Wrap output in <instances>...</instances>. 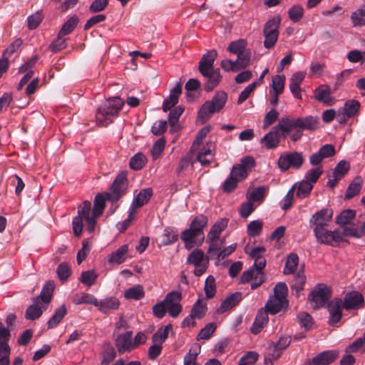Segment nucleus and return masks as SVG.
Wrapping results in <instances>:
<instances>
[{"mask_svg": "<svg viewBox=\"0 0 365 365\" xmlns=\"http://www.w3.org/2000/svg\"><path fill=\"white\" fill-rule=\"evenodd\" d=\"M342 308L344 307L341 299H335L328 303V311L330 314L329 323L331 325H334L341 320L342 317Z\"/></svg>", "mask_w": 365, "mask_h": 365, "instance_id": "6ab92c4d", "label": "nucleus"}, {"mask_svg": "<svg viewBox=\"0 0 365 365\" xmlns=\"http://www.w3.org/2000/svg\"><path fill=\"white\" fill-rule=\"evenodd\" d=\"M96 279L97 274H96L95 271L88 270L82 272L80 280L83 284L91 287L95 283Z\"/></svg>", "mask_w": 365, "mask_h": 365, "instance_id": "0e129e2a", "label": "nucleus"}, {"mask_svg": "<svg viewBox=\"0 0 365 365\" xmlns=\"http://www.w3.org/2000/svg\"><path fill=\"white\" fill-rule=\"evenodd\" d=\"M282 353L283 351L276 346L275 342H271L267 348L264 360L266 363L269 361L272 364L274 361L277 360L281 356Z\"/></svg>", "mask_w": 365, "mask_h": 365, "instance_id": "f704fd0d", "label": "nucleus"}, {"mask_svg": "<svg viewBox=\"0 0 365 365\" xmlns=\"http://www.w3.org/2000/svg\"><path fill=\"white\" fill-rule=\"evenodd\" d=\"M237 59L235 61L237 67L239 68V71L240 69H243L247 68L250 63V58L252 56V53L250 50H245L243 52L240 53V54L237 55Z\"/></svg>", "mask_w": 365, "mask_h": 365, "instance_id": "8fccbe9b", "label": "nucleus"}, {"mask_svg": "<svg viewBox=\"0 0 365 365\" xmlns=\"http://www.w3.org/2000/svg\"><path fill=\"white\" fill-rule=\"evenodd\" d=\"M365 348V331L363 336L358 338L352 344L346 348V353H354Z\"/></svg>", "mask_w": 365, "mask_h": 365, "instance_id": "680f3d73", "label": "nucleus"}, {"mask_svg": "<svg viewBox=\"0 0 365 365\" xmlns=\"http://www.w3.org/2000/svg\"><path fill=\"white\" fill-rule=\"evenodd\" d=\"M182 299V294L180 292L173 291L167 294L165 299L163 300L166 307L173 304H179Z\"/></svg>", "mask_w": 365, "mask_h": 365, "instance_id": "bf43d9fd", "label": "nucleus"}, {"mask_svg": "<svg viewBox=\"0 0 365 365\" xmlns=\"http://www.w3.org/2000/svg\"><path fill=\"white\" fill-rule=\"evenodd\" d=\"M106 200H108L106 193L104 195L99 193L96 196L93 208V215L96 218L102 215L106 206Z\"/></svg>", "mask_w": 365, "mask_h": 365, "instance_id": "e433bc0d", "label": "nucleus"}, {"mask_svg": "<svg viewBox=\"0 0 365 365\" xmlns=\"http://www.w3.org/2000/svg\"><path fill=\"white\" fill-rule=\"evenodd\" d=\"M207 310L205 303L202 302V299H199L192 306L190 314L192 317L197 319H202Z\"/></svg>", "mask_w": 365, "mask_h": 365, "instance_id": "37998d69", "label": "nucleus"}, {"mask_svg": "<svg viewBox=\"0 0 365 365\" xmlns=\"http://www.w3.org/2000/svg\"><path fill=\"white\" fill-rule=\"evenodd\" d=\"M305 78V73L302 71L294 73L289 81V89L294 96V98L300 99L302 98L301 89L299 85Z\"/></svg>", "mask_w": 365, "mask_h": 365, "instance_id": "5701e85b", "label": "nucleus"}, {"mask_svg": "<svg viewBox=\"0 0 365 365\" xmlns=\"http://www.w3.org/2000/svg\"><path fill=\"white\" fill-rule=\"evenodd\" d=\"M172 327L170 324L160 327L152 336L153 343L162 346L163 343L168 337L169 331L172 329Z\"/></svg>", "mask_w": 365, "mask_h": 365, "instance_id": "72a5a7b5", "label": "nucleus"}, {"mask_svg": "<svg viewBox=\"0 0 365 365\" xmlns=\"http://www.w3.org/2000/svg\"><path fill=\"white\" fill-rule=\"evenodd\" d=\"M182 93V85L178 83L174 88L170 91L168 98H167L163 103V110L165 112L170 110L171 108L175 106L178 102L180 94Z\"/></svg>", "mask_w": 365, "mask_h": 365, "instance_id": "4be33fe9", "label": "nucleus"}, {"mask_svg": "<svg viewBox=\"0 0 365 365\" xmlns=\"http://www.w3.org/2000/svg\"><path fill=\"white\" fill-rule=\"evenodd\" d=\"M342 304L346 310L361 309L364 304V296L356 291L350 292L344 296Z\"/></svg>", "mask_w": 365, "mask_h": 365, "instance_id": "f8f14e48", "label": "nucleus"}, {"mask_svg": "<svg viewBox=\"0 0 365 365\" xmlns=\"http://www.w3.org/2000/svg\"><path fill=\"white\" fill-rule=\"evenodd\" d=\"M124 104L119 97L107 99L97 110L96 114V123L98 126L106 127L111 123Z\"/></svg>", "mask_w": 365, "mask_h": 365, "instance_id": "7ed1b4c3", "label": "nucleus"}, {"mask_svg": "<svg viewBox=\"0 0 365 365\" xmlns=\"http://www.w3.org/2000/svg\"><path fill=\"white\" fill-rule=\"evenodd\" d=\"M180 238L185 242V247L187 250L201 245L198 244L200 240V235L190 227L181 233Z\"/></svg>", "mask_w": 365, "mask_h": 365, "instance_id": "aec40b11", "label": "nucleus"}, {"mask_svg": "<svg viewBox=\"0 0 365 365\" xmlns=\"http://www.w3.org/2000/svg\"><path fill=\"white\" fill-rule=\"evenodd\" d=\"M313 189V185L308 181L302 180L299 182L296 195L300 199L307 197Z\"/></svg>", "mask_w": 365, "mask_h": 365, "instance_id": "09e8293b", "label": "nucleus"}, {"mask_svg": "<svg viewBox=\"0 0 365 365\" xmlns=\"http://www.w3.org/2000/svg\"><path fill=\"white\" fill-rule=\"evenodd\" d=\"M280 131V128L276 125L261 139V143L269 150L277 148L281 140Z\"/></svg>", "mask_w": 365, "mask_h": 365, "instance_id": "f3484780", "label": "nucleus"}, {"mask_svg": "<svg viewBox=\"0 0 365 365\" xmlns=\"http://www.w3.org/2000/svg\"><path fill=\"white\" fill-rule=\"evenodd\" d=\"M91 204L89 201H84L78 207V217H81L86 222V230L88 232H92L95 230L96 224V217L91 215Z\"/></svg>", "mask_w": 365, "mask_h": 365, "instance_id": "4468645a", "label": "nucleus"}, {"mask_svg": "<svg viewBox=\"0 0 365 365\" xmlns=\"http://www.w3.org/2000/svg\"><path fill=\"white\" fill-rule=\"evenodd\" d=\"M128 245H123L120 246L110 255L108 259V262L117 264L123 263L126 259V255L128 254Z\"/></svg>", "mask_w": 365, "mask_h": 365, "instance_id": "7c9ffc66", "label": "nucleus"}, {"mask_svg": "<svg viewBox=\"0 0 365 365\" xmlns=\"http://www.w3.org/2000/svg\"><path fill=\"white\" fill-rule=\"evenodd\" d=\"M297 318L300 326L304 328L306 331H308L312 328L313 324L312 318L308 313L300 312L298 314Z\"/></svg>", "mask_w": 365, "mask_h": 365, "instance_id": "69168bd1", "label": "nucleus"}, {"mask_svg": "<svg viewBox=\"0 0 365 365\" xmlns=\"http://www.w3.org/2000/svg\"><path fill=\"white\" fill-rule=\"evenodd\" d=\"M204 291L207 299H211L215 295V279L212 275L208 276L205 279Z\"/></svg>", "mask_w": 365, "mask_h": 365, "instance_id": "5fc2aeb1", "label": "nucleus"}, {"mask_svg": "<svg viewBox=\"0 0 365 365\" xmlns=\"http://www.w3.org/2000/svg\"><path fill=\"white\" fill-rule=\"evenodd\" d=\"M128 186V180L125 173H120L114 180L110 191L106 192L107 200L112 202H117L125 192Z\"/></svg>", "mask_w": 365, "mask_h": 365, "instance_id": "0eeeda50", "label": "nucleus"}, {"mask_svg": "<svg viewBox=\"0 0 365 365\" xmlns=\"http://www.w3.org/2000/svg\"><path fill=\"white\" fill-rule=\"evenodd\" d=\"M314 232L317 242L322 244L336 246L341 240V234L339 232V230L329 231L326 228H323L319 230H314Z\"/></svg>", "mask_w": 365, "mask_h": 365, "instance_id": "1a4fd4ad", "label": "nucleus"}, {"mask_svg": "<svg viewBox=\"0 0 365 365\" xmlns=\"http://www.w3.org/2000/svg\"><path fill=\"white\" fill-rule=\"evenodd\" d=\"M287 299H283L278 297L271 296L265 304L267 313L275 314L279 312L283 307L287 306Z\"/></svg>", "mask_w": 365, "mask_h": 365, "instance_id": "412c9836", "label": "nucleus"}, {"mask_svg": "<svg viewBox=\"0 0 365 365\" xmlns=\"http://www.w3.org/2000/svg\"><path fill=\"white\" fill-rule=\"evenodd\" d=\"M182 113L183 108L181 106L175 107L173 110H170L168 121L171 127V131L175 132L179 129L178 119Z\"/></svg>", "mask_w": 365, "mask_h": 365, "instance_id": "ea45409f", "label": "nucleus"}, {"mask_svg": "<svg viewBox=\"0 0 365 365\" xmlns=\"http://www.w3.org/2000/svg\"><path fill=\"white\" fill-rule=\"evenodd\" d=\"M304 9L299 4H295L291 6L288 10L289 19L294 22H299L304 16Z\"/></svg>", "mask_w": 365, "mask_h": 365, "instance_id": "49530a36", "label": "nucleus"}, {"mask_svg": "<svg viewBox=\"0 0 365 365\" xmlns=\"http://www.w3.org/2000/svg\"><path fill=\"white\" fill-rule=\"evenodd\" d=\"M349 170V163L345 160H341L334 168L333 175L338 177V179H341L348 173Z\"/></svg>", "mask_w": 365, "mask_h": 365, "instance_id": "e2e57ef3", "label": "nucleus"}, {"mask_svg": "<svg viewBox=\"0 0 365 365\" xmlns=\"http://www.w3.org/2000/svg\"><path fill=\"white\" fill-rule=\"evenodd\" d=\"M332 215L331 209H322L312 216L309 223L314 226V230L326 228L331 221Z\"/></svg>", "mask_w": 365, "mask_h": 365, "instance_id": "9d476101", "label": "nucleus"}, {"mask_svg": "<svg viewBox=\"0 0 365 365\" xmlns=\"http://www.w3.org/2000/svg\"><path fill=\"white\" fill-rule=\"evenodd\" d=\"M263 222L259 220H253L247 225V235L250 237L259 236L262 230Z\"/></svg>", "mask_w": 365, "mask_h": 365, "instance_id": "3c124183", "label": "nucleus"}, {"mask_svg": "<svg viewBox=\"0 0 365 365\" xmlns=\"http://www.w3.org/2000/svg\"><path fill=\"white\" fill-rule=\"evenodd\" d=\"M79 22V19L76 15L72 16L69 18L62 26L59 31V37H63L71 33L76 27Z\"/></svg>", "mask_w": 365, "mask_h": 365, "instance_id": "c9c22d12", "label": "nucleus"}, {"mask_svg": "<svg viewBox=\"0 0 365 365\" xmlns=\"http://www.w3.org/2000/svg\"><path fill=\"white\" fill-rule=\"evenodd\" d=\"M227 223L228 220L226 218L221 219L216 222L211 227L207 235V240L208 242L216 241L220 237L221 232L227 227Z\"/></svg>", "mask_w": 365, "mask_h": 365, "instance_id": "393cba45", "label": "nucleus"}, {"mask_svg": "<svg viewBox=\"0 0 365 365\" xmlns=\"http://www.w3.org/2000/svg\"><path fill=\"white\" fill-rule=\"evenodd\" d=\"M246 46L247 41L244 39H240L237 41H232L230 43L227 50L232 53L238 55L246 50Z\"/></svg>", "mask_w": 365, "mask_h": 365, "instance_id": "13d9d810", "label": "nucleus"}, {"mask_svg": "<svg viewBox=\"0 0 365 365\" xmlns=\"http://www.w3.org/2000/svg\"><path fill=\"white\" fill-rule=\"evenodd\" d=\"M268 322V315L266 311L259 310L255 317V322L251 327V332L254 334H259Z\"/></svg>", "mask_w": 365, "mask_h": 365, "instance_id": "c85d7f7f", "label": "nucleus"}, {"mask_svg": "<svg viewBox=\"0 0 365 365\" xmlns=\"http://www.w3.org/2000/svg\"><path fill=\"white\" fill-rule=\"evenodd\" d=\"M146 163V157L143 153H138L130 158L129 165L132 170H139L145 165Z\"/></svg>", "mask_w": 365, "mask_h": 365, "instance_id": "c03bdc74", "label": "nucleus"}, {"mask_svg": "<svg viewBox=\"0 0 365 365\" xmlns=\"http://www.w3.org/2000/svg\"><path fill=\"white\" fill-rule=\"evenodd\" d=\"M281 24V19L279 16L268 20L263 29L264 36V46L270 49L274 46L279 36V28Z\"/></svg>", "mask_w": 365, "mask_h": 365, "instance_id": "423d86ee", "label": "nucleus"}, {"mask_svg": "<svg viewBox=\"0 0 365 365\" xmlns=\"http://www.w3.org/2000/svg\"><path fill=\"white\" fill-rule=\"evenodd\" d=\"M331 89L327 85H322L314 91L315 98L327 106H331L334 103L333 98L331 96Z\"/></svg>", "mask_w": 365, "mask_h": 365, "instance_id": "b1692460", "label": "nucleus"}, {"mask_svg": "<svg viewBox=\"0 0 365 365\" xmlns=\"http://www.w3.org/2000/svg\"><path fill=\"white\" fill-rule=\"evenodd\" d=\"M115 346L119 354L134 350L133 344V331H127L119 334L115 339Z\"/></svg>", "mask_w": 365, "mask_h": 365, "instance_id": "9b49d317", "label": "nucleus"}, {"mask_svg": "<svg viewBox=\"0 0 365 365\" xmlns=\"http://www.w3.org/2000/svg\"><path fill=\"white\" fill-rule=\"evenodd\" d=\"M277 125L282 131V135L284 138H287V135H289L291 140L294 142L299 140L303 135V132L301 130L299 118H292L287 116L283 117L279 120Z\"/></svg>", "mask_w": 365, "mask_h": 365, "instance_id": "39448f33", "label": "nucleus"}, {"mask_svg": "<svg viewBox=\"0 0 365 365\" xmlns=\"http://www.w3.org/2000/svg\"><path fill=\"white\" fill-rule=\"evenodd\" d=\"M217 56V51L210 50L202 56L199 62V72L207 78L205 90L208 92L217 87L222 80L220 68H214V62Z\"/></svg>", "mask_w": 365, "mask_h": 365, "instance_id": "f257e3e1", "label": "nucleus"}, {"mask_svg": "<svg viewBox=\"0 0 365 365\" xmlns=\"http://www.w3.org/2000/svg\"><path fill=\"white\" fill-rule=\"evenodd\" d=\"M299 262V257L294 253L290 254L285 263L284 273L285 274H293Z\"/></svg>", "mask_w": 365, "mask_h": 365, "instance_id": "864d4df0", "label": "nucleus"}, {"mask_svg": "<svg viewBox=\"0 0 365 365\" xmlns=\"http://www.w3.org/2000/svg\"><path fill=\"white\" fill-rule=\"evenodd\" d=\"M71 269L66 262L61 263L56 269V273L61 282H66L71 276Z\"/></svg>", "mask_w": 365, "mask_h": 365, "instance_id": "4d7b16f0", "label": "nucleus"}, {"mask_svg": "<svg viewBox=\"0 0 365 365\" xmlns=\"http://www.w3.org/2000/svg\"><path fill=\"white\" fill-rule=\"evenodd\" d=\"M364 184V180L360 176L356 177L352 182L349 185L344 195V198L349 200L358 195Z\"/></svg>", "mask_w": 365, "mask_h": 365, "instance_id": "a878e982", "label": "nucleus"}, {"mask_svg": "<svg viewBox=\"0 0 365 365\" xmlns=\"http://www.w3.org/2000/svg\"><path fill=\"white\" fill-rule=\"evenodd\" d=\"M215 145L212 142H207L200 150L195 152L196 158L194 163L197 161L202 166H208L214 159Z\"/></svg>", "mask_w": 365, "mask_h": 365, "instance_id": "ddd939ff", "label": "nucleus"}, {"mask_svg": "<svg viewBox=\"0 0 365 365\" xmlns=\"http://www.w3.org/2000/svg\"><path fill=\"white\" fill-rule=\"evenodd\" d=\"M303 163V156L298 152L282 155L277 161L278 166L282 171H286L291 167L299 169L302 167Z\"/></svg>", "mask_w": 365, "mask_h": 365, "instance_id": "6e6552de", "label": "nucleus"}, {"mask_svg": "<svg viewBox=\"0 0 365 365\" xmlns=\"http://www.w3.org/2000/svg\"><path fill=\"white\" fill-rule=\"evenodd\" d=\"M285 76L283 75H276L272 77L271 91L274 93L282 94L284 89Z\"/></svg>", "mask_w": 365, "mask_h": 365, "instance_id": "de8ad7c7", "label": "nucleus"}, {"mask_svg": "<svg viewBox=\"0 0 365 365\" xmlns=\"http://www.w3.org/2000/svg\"><path fill=\"white\" fill-rule=\"evenodd\" d=\"M241 300L242 294L240 292L232 294L222 302L217 312L220 314L223 313L235 307Z\"/></svg>", "mask_w": 365, "mask_h": 365, "instance_id": "cd10ccee", "label": "nucleus"}, {"mask_svg": "<svg viewBox=\"0 0 365 365\" xmlns=\"http://www.w3.org/2000/svg\"><path fill=\"white\" fill-rule=\"evenodd\" d=\"M101 365H108L115 359L116 350L110 344H108L101 354Z\"/></svg>", "mask_w": 365, "mask_h": 365, "instance_id": "a19ab883", "label": "nucleus"}, {"mask_svg": "<svg viewBox=\"0 0 365 365\" xmlns=\"http://www.w3.org/2000/svg\"><path fill=\"white\" fill-rule=\"evenodd\" d=\"M354 26H364L365 25V10L358 9L353 12L351 16Z\"/></svg>", "mask_w": 365, "mask_h": 365, "instance_id": "774afa93", "label": "nucleus"}, {"mask_svg": "<svg viewBox=\"0 0 365 365\" xmlns=\"http://www.w3.org/2000/svg\"><path fill=\"white\" fill-rule=\"evenodd\" d=\"M208 223V219L206 216L200 215L197 216L192 222L190 227L194 230L197 233L200 235V240L198 244H202L204 240L205 236L203 233V229L207 226Z\"/></svg>", "mask_w": 365, "mask_h": 365, "instance_id": "bb28decb", "label": "nucleus"}, {"mask_svg": "<svg viewBox=\"0 0 365 365\" xmlns=\"http://www.w3.org/2000/svg\"><path fill=\"white\" fill-rule=\"evenodd\" d=\"M330 290L324 286L312 291L309 295V300L314 303V308L322 307L325 305L330 298Z\"/></svg>", "mask_w": 365, "mask_h": 365, "instance_id": "dca6fc26", "label": "nucleus"}, {"mask_svg": "<svg viewBox=\"0 0 365 365\" xmlns=\"http://www.w3.org/2000/svg\"><path fill=\"white\" fill-rule=\"evenodd\" d=\"M120 305L119 300L115 297H109L104 299L100 302L97 300L96 307L103 313H106L110 310H116Z\"/></svg>", "mask_w": 365, "mask_h": 365, "instance_id": "c756f323", "label": "nucleus"}, {"mask_svg": "<svg viewBox=\"0 0 365 365\" xmlns=\"http://www.w3.org/2000/svg\"><path fill=\"white\" fill-rule=\"evenodd\" d=\"M66 313L67 309L64 304L56 309L54 314L47 322L48 329H53L56 327L61 322Z\"/></svg>", "mask_w": 365, "mask_h": 365, "instance_id": "473e14b6", "label": "nucleus"}, {"mask_svg": "<svg viewBox=\"0 0 365 365\" xmlns=\"http://www.w3.org/2000/svg\"><path fill=\"white\" fill-rule=\"evenodd\" d=\"M339 352L336 350L324 351L312 359L308 360L305 365H329L333 363L339 356Z\"/></svg>", "mask_w": 365, "mask_h": 365, "instance_id": "2eb2a0df", "label": "nucleus"}, {"mask_svg": "<svg viewBox=\"0 0 365 365\" xmlns=\"http://www.w3.org/2000/svg\"><path fill=\"white\" fill-rule=\"evenodd\" d=\"M53 289V282H48L44 284L40 295L33 299V304L26 310L25 317L26 319L35 320L41 316L51 300Z\"/></svg>", "mask_w": 365, "mask_h": 365, "instance_id": "f03ea898", "label": "nucleus"}, {"mask_svg": "<svg viewBox=\"0 0 365 365\" xmlns=\"http://www.w3.org/2000/svg\"><path fill=\"white\" fill-rule=\"evenodd\" d=\"M227 99L225 92L217 91L211 101H207L202 106L198 112V118L202 123L205 122L213 113L219 112L225 106Z\"/></svg>", "mask_w": 365, "mask_h": 365, "instance_id": "20e7f679", "label": "nucleus"}, {"mask_svg": "<svg viewBox=\"0 0 365 365\" xmlns=\"http://www.w3.org/2000/svg\"><path fill=\"white\" fill-rule=\"evenodd\" d=\"M153 195V190L151 188H145L142 190L133 200L132 205L129 210V217H130L137 211L139 207L147 204Z\"/></svg>", "mask_w": 365, "mask_h": 365, "instance_id": "a211bd4d", "label": "nucleus"}, {"mask_svg": "<svg viewBox=\"0 0 365 365\" xmlns=\"http://www.w3.org/2000/svg\"><path fill=\"white\" fill-rule=\"evenodd\" d=\"M355 217V212L352 210H344L336 218V222L339 225L349 224Z\"/></svg>", "mask_w": 365, "mask_h": 365, "instance_id": "6e6d98bb", "label": "nucleus"}, {"mask_svg": "<svg viewBox=\"0 0 365 365\" xmlns=\"http://www.w3.org/2000/svg\"><path fill=\"white\" fill-rule=\"evenodd\" d=\"M178 239V234L177 230L172 227H166L164 230V232L163 235L162 243L164 245H170Z\"/></svg>", "mask_w": 365, "mask_h": 365, "instance_id": "603ef678", "label": "nucleus"}, {"mask_svg": "<svg viewBox=\"0 0 365 365\" xmlns=\"http://www.w3.org/2000/svg\"><path fill=\"white\" fill-rule=\"evenodd\" d=\"M165 146V140L164 138L158 139L153 145L151 150V154L153 160L158 159L163 151L164 150Z\"/></svg>", "mask_w": 365, "mask_h": 365, "instance_id": "338daca9", "label": "nucleus"}, {"mask_svg": "<svg viewBox=\"0 0 365 365\" xmlns=\"http://www.w3.org/2000/svg\"><path fill=\"white\" fill-rule=\"evenodd\" d=\"M205 262H209V259L205 257L204 252L199 249L192 251L187 259V262L193 266H198L205 263Z\"/></svg>", "mask_w": 365, "mask_h": 365, "instance_id": "2f4dec72", "label": "nucleus"}, {"mask_svg": "<svg viewBox=\"0 0 365 365\" xmlns=\"http://www.w3.org/2000/svg\"><path fill=\"white\" fill-rule=\"evenodd\" d=\"M217 328L215 323L211 322L203 327L197 336V340L208 339Z\"/></svg>", "mask_w": 365, "mask_h": 365, "instance_id": "052dcab7", "label": "nucleus"}, {"mask_svg": "<svg viewBox=\"0 0 365 365\" xmlns=\"http://www.w3.org/2000/svg\"><path fill=\"white\" fill-rule=\"evenodd\" d=\"M341 108L346 113V116L352 118L358 114L360 108V103L354 99L349 100L346 101L344 107Z\"/></svg>", "mask_w": 365, "mask_h": 365, "instance_id": "58836bf2", "label": "nucleus"}, {"mask_svg": "<svg viewBox=\"0 0 365 365\" xmlns=\"http://www.w3.org/2000/svg\"><path fill=\"white\" fill-rule=\"evenodd\" d=\"M73 302L76 304H97V299L92 294L88 293L76 294L73 299Z\"/></svg>", "mask_w": 365, "mask_h": 365, "instance_id": "79ce46f5", "label": "nucleus"}, {"mask_svg": "<svg viewBox=\"0 0 365 365\" xmlns=\"http://www.w3.org/2000/svg\"><path fill=\"white\" fill-rule=\"evenodd\" d=\"M124 296L127 299H141L145 296L143 287L142 285L137 284L130 287L125 290Z\"/></svg>", "mask_w": 365, "mask_h": 365, "instance_id": "4c0bfd02", "label": "nucleus"}, {"mask_svg": "<svg viewBox=\"0 0 365 365\" xmlns=\"http://www.w3.org/2000/svg\"><path fill=\"white\" fill-rule=\"evenodd\" d=\"M301 130H314L318 127V120L313 116H307L305 118H299Z\"/></svg>", "mask_w": 365, "mask_h": 365, "instance_id": "a18cd8bd", "label": "nucleus"}]
</instances>
